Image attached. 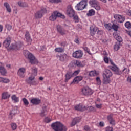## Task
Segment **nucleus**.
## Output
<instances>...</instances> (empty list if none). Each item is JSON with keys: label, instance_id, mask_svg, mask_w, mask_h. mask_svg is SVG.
<instances>
[{"label": "nucleus", "instance_id": "15", "mask_svg": "<svg viewBox=\"0 0 131 131\" xmlns=\"http://www.w3.org/2000/svg\"><path fill=\"white\" fill-rule=\"evenodd\" d=\"M113 66L111 67V69L114 71L115 74H117L118 75H120L121 74V72L119 70V69L114 64L112 63Z\"/></svg>", "mask_w": 131, "mask_h": 131}, {"label": "nucleus", "instance_id": "43", "mask_svg": "<svg viewBox=\"0 0 131 131\" xmlns=\"http://www.w3.org/2000/svg\"><path fill=\"white\" fill-rule=\"evenodd\" d=\"M9 82H10V79L7 78H3L2 83H9Z\"/></svg>", "mask_w": 131, "mask_h": 131}, {"label": "nucleus", "instance_id": "6", "mask_svg": "<svg viewBox=\"0 0 131 131\" xmlns=\"http://www.w3.org/2000/svg\"><path fill=\"white\" fill-rule=\"evenodd\" d=\"M26 53L28 54V59L29 60L31 64H37L38 63V61L32 54L29 53L28 51H26Z\"/></svg>", "mask_w": 131, "mask_h": 131}, {"label": "nucleus", "instance_id": "21", "mask_svg": "<svg viewBox=\"0 0 131 131\" xmlns=\"http://www.w3.org/2000/svg\"><path fill=\"white\" fill-rule=\"evenodd\" d=\"M113 75L112 72L110 70L106 69L103 74V77H107L110 78Z\"/></svg>", "mask_w": 131, "mask_h": 131}, {"label": "nucleus", "instance_id": "35", "mask_svg": "<svg viewBox=\"0 0 131 131\" xmlns=\"http://www.w3.org/2000/svg\"><path fill=\"white\" fill-rule=\"evenodd\" d=\"M55 52H56V53H63L64 52V48H61V47H58L55 49L54 50Z\"/></svg>", "mask_w": 131, "mask_h": 131}, {"label": "nucleus", "instance_id": "11", "mask_svg": "<svg viewBox=\"0 0 131 131\" xmlns=\"http://www.w3.org/2000/svg\"><path fill=\"white\" fill-rule=\"evenodd\" d=\"M90 34L92 36H94L98 31H100V30H99V28L94 25L90 26Z\"/></svg>", "mask_w": 131, "mask_h": 131}, {"label": "nucleus", "instance_id": "2", "mask_svg": "<svg viewBox=\"0 0 131 131\" xmlns=\"http://www.w3.org/2000/svg\"><path fill=\"white\" fill-rule=\"evenodd\" d=\"M79 72H80V70L75 71L74 72H72V71H68L65 75V82H68L70 79H71L73 76L77 75Z\"/></svg>", "mask_w": 131, "mask_h": 131}, {"label": "nucleus", "instance_id": "22", "mask_svg": "<svg viewBox=\"0 0 131 131\" xmlns=\"http://www.w3.org/2000/svg\"><path fill=\"white\" fill-rule=\"evenodd\" d=\"M11 43V37H8L3 42V46L5 48H9Z\"/></svg>", "mask_w": 131, "mask_h": 131}, {"label": "nucleus", "instance_id": "24", "mask_svg": "<svg viewBox=\"0 0 131 131\" xmlns=\"http://www.w3.org/2000/svg\"><path fill=\"white\" fill-rule=\"evenodd\" d=\"M31 103L33 105H39L41 103V100L39 98H33L31 100Z\"/></svg>", "mask_w": 131, "mask_h": 131}, {"label": "nucleus", "instance_id": "53", "mask_svg": "<svg viewBox=\"0 0 131 131\" xmlns=\"http://www.w3.org/2000/svg\"><path fill=\"white\" fill-rule=\"evenodd\" d=\"M45 121L46 122V123H49V122H51V121H52V119L47 117L45 118Z\"/></svg>", "mask_w": 131, "mask_h": 131}, {"label": "nucleus", "instance_id": "61", "mask_svg": "<svg viewBox=\"0 0 131 131\" xmlns=\"http://www.w3.org/2000/svg\"><path fill=\"white\" fill-rule=\"evenodd\" d=\"M127 82H129V83H131V76H128L127 77Z\"/></svg>", "mask_w": 131, "mask_h": 131}, {"label": "nucleus", "instance_id": "60", "mask_svg": "<svg viewBox=\"0 0 131 131\" xmlns=\"http://www.w3.org/2000/svg\"><path fill=\"white\" fill-rule=\"evenodd\" d=\"M83 49L84 50V51L87 52V53H90V49L88 47H85L83 48Z\"/></svg>", "mask_w": 131, "mask_h": 131}, {"label": "nucleus", "instance_id": "7", "mask_svg": "<svg viewBox=\"0 0 131 131\" xmlns=\"http://www.w3.org/2000/svg\"><path fill=\"white\" fill-rule=\"evenodd\" d=\"M90 5L93 8H95V10L97 11H100L101 10V7L99 5V2L97 0H91L89 2Z\"/></svg>", "mask_w": 131, "mask_h": 131}, {"label": "nucleus", "instance_id": "19", "mask_svg": "<svg viewBox=\"0 0 131 131\" xmlns=\"http://www.w3.org/2000/svg\"><path fill=\"white\" fill-rule=\"evenodd\" d=\"M107 120L112 125H115V120L113 119V115H108L107 117Z\"/></svg>", "mask_w": 131, "mask_h": 131}, {"label": "nucleus", "instance_id": "18", "mask_svg": "<svg viewBox=\"0 0 131 131\" xmlns=\"http://www.w3.org/2000/svg\"><path fill=\"white\" fill-rule=\"evenodd\" d=\"M0 73L2 75H6L7 74V70L5 69V64L0 62Z\"/></svg>", "mask_w": 131, "mask_h": 131}, {"label": "nucleus", "instance_id": "51", "mask_svg": "<svg viewBox=\"0 0 131 131\" xmlns=\"http://www.w3.org/2000/svg\"><path fill=\"white\" fill-rule=\"evenodd\" d=\"M5 27L7 29V30H8V31H10V30H11V29H12V26L10 25H5Z\"/></svg>", "mask_w": 131, "mask_h": 131}, {"label": "nucleus", "instance_id": "28", "mask_svg": "<svg viewBox=\"0 0 131 131\" xmlns=\"http://www.w3.org/2000/svg\"><path fill=\"white\" fill-rule=\"evenodd\" d=\"M120 46H121L120 42H116L115 45L114 46V50L115 51V52H117V51H118L119 49H120Z\"/></svg>", "mask_w": 131, "mask_h": 131}, {"label": "nucleus", "instance_id": "16", "mask_svg": "<svg viewBox=\"0 0 131 131\" xmlns=\"http://www.w3.org/2000/svg\"><path fill=\"white\" fill-rule=\"evenodd\" d=\"M75 110H77V111H85L86 110V107L82 104H79L78 105H76L74 107Z\"/></svg>", "mask_w": 131, "mask_h": 131}, {"label": "nucleus", "instance_id": "56", "mask_svg": "<svg viewBox=\"0 0 131 131\" xmlns=\"http://www.w3.org/2000/svg\"><path fill=\"white\" fill-rule=\"evenodd\" d=\"M96 108H97V109H101L102 108V104H96L95 105Z\"/></svg>", "mask_w": 131, "mask_h": 131}, {"label": "nucleus", "instance_id": "50", "mask_svg": "<svg viewBox=\"0 0 131 131\" xmlns=\"http://www.w3.org/2000/svg\"><path fill=\"white\" fill-rule=\"evenodd\" d=\"M34 76H33V75H32L31 76L29 77L28 80H27V82L28 83L29 81H32V80H34V78H35Z\"/></svg>", "mask_w": 131, "mask_h": 131}, {"label": "nucleus", "instance_id": "23", "mask_svg": "<svg viewBox=\"0 0 131 131\" xmlns=\"http://www.w3.org/2000/svg\"><path fill=\"white\" fill-rule=\"evenodd\" d=\"M23 45V44L21 43V42H18V43L15 44H12L11 47V49H12V50H19V49H20V48H21V47H22Z\"/></svg>", "mask_w": 131, "mask_h": 131}, {"label": "nucleus", "instance_id": "38", "mask_svg": "<svg viewBox=\"0 0 131 131\" xmlns=\"http://www.w3.org/2000/svg\"><path fill=\"white\" fill-rule=\"evenodd\" d=\"M16 115V113L14 112V111H12L9 115V118L10 119H13V117Z\"/></svg>", "mask_w": 131, "mask_h": 131}, {"label": "nucleus", "instance_id": "17", "mask_svg": "<svg viewBox=\"0 0 131 131\" xmlns=\"http://www.w3.org/2000/svg\"><path fill=\"white\" fill-rule=\"evenodd\" d=\"M57 58H59L61 62H65L68 60V56L66 54L57 55Z\"/></svg>", "mask_w": 131, "mask_h": 131}, {"label": "nucleus", "instance_id": "25", "mask_svg": "<svg viewBox=\"0 0 131 131\" xmlns=\"http://www.w3.org/2000/svg\"><path fill=\"white\" fill-rule=\"evenodd\" d=\"M75 65L78 67H84V66H85V63L84 62H80L76 60L75 62Z\"/></svg>", "mask_w": 131, "mask_h": 131}, {"label": "nucleus", "instance_id": "41", "mask_svg": "<svg viewBox=\"0 0 131 131\" xmlns=\"http://www.w3.org/2000/svg\"><path fill=\"white\" fill-rule=\"evenodd\" d=\"M73 17V20L74 22L75 23H78L79 22V18H78V16L77 15H74Z\"/></svg>", "mask_w": 131, "mask_h": 131}, {"label": "nucleus", "instance_id": "42", "mask_svg": "<svg viewBox=\"0 0 131 131\" xmlns=\"http://www.w3.org/2000/svg\"><path fill=\"white\" fill-rule=\"evenodd\" d=\"M95 75H97V72L95 71H91L89 73V76H95Z\"/></svg>", "mask_w": 131, "mask_h": 131}, {"label": "nucleus", "instance_id": "52", "mask_svg": "<svg viewBox=\"0 0 131 131\" xmlns=\"http://www.w3.org/2000/svg\"><path fill=\"white\" fill-rule=\"evenodd\" d=\"M103 59L105 63H106V64H108V63H109V58H108L107 56H104L103 57Z\"/></svg>", "mask_w": 131, "mask_h": 131}, {"label": "nucleus", "instance_id": "64", "mask_svg": "<svg viewBox=\"0 0 131 131\" xmlns=\"http://www.w3.org/2000/svg\"><path fill=\"white\" fill-rule=\"evenodd\" d=\"M127 15L131 16V10H128L127 12Z\"/></svg>", "mask_w": 131, "mask_h": 131}, {"label": "nucleus", "instance_id": "34", "mask_svg": "<svg viewBox=\"0 0 131 131\" xmlns=\"http://www.w3.org/2000/svg\"><path fill=\"white\" fill-rule=\"evenodd\" d=\"M18 5L19 7H21L22 8H25L26 7H28V5H27V3L25 2H22L21 1L18 2Z\"/></svg>", "mask_w": 131, "mask_h": 131}, {"label": "nucleus", "instance_id": "3", "mask_svg": "<svg viewBox=\"0 0 131 131\" xmlns=\"http://www.w3.org/2000/svg\"><path fill=\"white\" fill-rule=\"evenodd\" d=\"M94 91L89 87H83L80 90V94L82 96H91L93 95Z\"/></svg>", "mask_w": 131, "mask_h": 131}, {"label": "nucleus", "instance_id": "46", "mask_svg": "<svg viewBox=\"0 0 131 131\" xmlns=\"http://www.w3.org/2000/svg\"><path fill=\"white\" fill-rule=\"evenodd\" d=\"M11 127H12V129H13V130H15L17 129V124H16V123H12L11 124Z\"/></svg>", "mask_w": 131, "mask_h": 131}, {"label": "nucleus", "instance_id": "44", "mask_svg": "<svg viewBox=\"0 0 131 131\" xmlns=\"http://www.w3.org/2000/svg\"><path fill=\"white\" fill-rule=\"evenodd\" d=\"M112 29H113L115 31H117L118 30V26L113 24L112 26Z\"/></svg>", "mask_w": 131, "mask_h": 131}, {"label": "nucleus", "instance_id": "55", "mask_svg": "<svg viewBox=\"0 0 131 131\" xmlns=\"http://www.w3.org/2000/svg\"><path fill=\"white\" fill-rule=\"evenodd\" d=\"M96 81L97 82V84H99V85L101 84V79H100V77H97L96 78Z\"/></svg>", "mask_w": 131, "mask_h": 131}, {"label": "nucleus", "instance_id": "48", "mask_svg": "<svg viewBox=\"0 0 131 131\" xmlns=\"http://www.w3.org/2000/svg\"><path fill=\"white\" fill-rule=\"evenodd\" d=\"M116 39L117 40V42H120V43L122 41V38L120 36H117Z\"/></svg>", "mask_w": 131, "mask_h": 131}, {"label": "nucleus", "instance_id": "30", "mask_svg": "<svg viewBox=\"0 0 131 131\" xmlns=\"http://www.w3.org/2000/svg\"><path fill=\"white\" fill-rule=\"evenodd\" d=\"M4 7L6 8L7 12L8 13H11L12 12V9L11 8V6H10V4L8 3H4Z\"/></svg>", "mask_w": 131, "mask_h": 131}, {"label": "nucleus", "instance_id": "59", "mask_svg": "<svg viewBox=\"0 0 131 131\" xmlns=\"http://www.w3.org/2000/svg\"><path fill=\"white\" fill-rule=\"evenodd\" d=\"M104 125H105V124L104 123V122H100L99 126H101V127H104Z\"/></svg>", "mask_w": 131, "mask_h": 131}, {"label": "nucleus", "instance_id": "10", "mask_svg": "<svg viewBox=\"0 0 131 131\" xmlns=\"http://www.w3.org/2000/svg\"><path fill=\"white\" fill-rule=\"evenodd\" d=\"M72 56L76 59H80L83 56V53L81 50H77L73 53Z\"/></svg>", "mask_w": 131, "mask_h": 131}, {"label": "nucleus", "instance_id": "37", "mask_svg": "<svg viewBox=\"0 0 131 131\" xmlns=\"http://www.w3.org/2000/svg\"><path fill=\"white\" fill-rule=\"evenodd\" d=\"M86 15L89 16H94L95 15V10L93 9L90 10Z\"/></svg>", "mask_w": 131, "mask_h": 131}, {"label": "nucleus", "instance_id": "8", "mask_svg": "<svg viewBox=\"0 0 131 131\" xmlns=\"http://www.w3.org/2000/svg\"><path fill=\"white\" fill-rule=\"evenodd\" d=\"M67 15L71 18H72V17H74V15H75V11H74L71 5H69L67 7Z\"/></svg>", "mask_w": 131, "mask_h": 131}, {"label": "nucleus", "instance_id": "39", "mask_svg": "<svg viewBox=\"0 0 131 131\" xmlns=\"http://www.w3.org/2000/svg\"><path fill=\"white\" fill-rule=\"evenodd\" d=\"M104 27L107 30H111L112 29V24H106L104 25Z\"/></svg>", "mask_w": 131, "mask_h": 131}, {"label": "nucleus", "instance_id": "58", "mask_svg": "<svg viewBox=\"0 0 131 131\" xmlns=\"http://www.w3.org/2000/svg\"><path fill=\"white\" fill-rule=\"evenodd\" d=\"M84 130H86V131L91 130V129H90V127H89V126H85L84 127Z\"/></svg>", "mask_w": 131, "mask_h": 131}, {"label": "nucleus", "instance_id": "14", "mask_svg": "<svg viewBox=\"0 0 131 131\" xmlns=\"http://www.w3.org/2000/svg\"><path fill=\"white\" fill-rule=\"evenodd\" d=\"M57 32L59 33V34H61V35H65L67 34V33H68V31L63 30L62 27L60 26V25L57 26Z\"/></svg>", "mask_w": 131, "mask_h": 131}, {"label": "nucleus", "instance_id": "45", "mask_svg": "<svg viewBox=\"0 0 131 131\" xmlns=\"http://www.w3.org/2000/svg\"><path fill=\"white\" fill-rule=\"evenodd\" d=\"M23 101L24 105H25L26 106H28V105H29V102H28V100H27L26 98H23Z\"/></svg>", "mask_w": 131, "mask_h": 131}, {"label": "nucleus", "instance_id": "12", "mask_svg": "<svg viewBox=\"0 0 131 131\" xmlns=\"http://www.w3.org/2000/svg\"><path fill=\"white\" fill-rule=\"evenodd\" d=\"M26 73V69L25 68H20L19 69L17 74L19 77L24 78L25 77V73Z\"/></svg>", "mask_w": 131, "mask_h": 131}, {"label": "nucleus", "instance_id": "9", "mask_svg": "<svg viewBox=\"0 0 131 131\" xmlns=\"http://www.w3.org/2000/svg\"><path fill=\"white\" fill-rule=\"evenodd\" d=\"M45 13H47V9L43 8L35 14V18H36V19H40V18H42V16H43Z\"/></svg>", "mask_w": 131, "mask_h": 131}, {"label": "nucleus", "instance_id": "62", "mask_svg": "<svg viewBox=\"0 0 131 131\" xmlns=\"http://www.w3.org/2000/svg\"><path fill=\"white\" fill-rule=\"evenodd\" d=\"M67 45L66 42H62L61 43V47H66V46Z\"/></svg>", "mask_w": 131, "mask_h": 131}, {"label": "nucleus", "instance_id": "40", "mask_svg": "<svg viewBox=\"0 0 131 131\" xmlns=\"http://www.w3.org/2000/svg\"><path fill=\"white\" fill-rule=\"evenodd\" d=\"M28 83L30 84V85H37V84H38V82L36 81H29Z\"/></svg>", "mask_w": 131, "mask_h": 131}, {"label": "nucleus", "instance_id": "63", "mask_svg": "<svg viewBox=\"0 0 131 131\" xmlns=\"http://www.w3.org/2000/svg\"><path fill=\"white\" fill-rule=\"evenodd\" d=\"M74 42H76V43H79V40H78V38H76L74 40Z\"/></svg>", "mask_w": 131, "mask_h": 131}, {"label": "nucleus", "instance_id": "33", "mask_svg": "<svg viewBox=\"0 0 131 131\" xmlns=\"http://www.w3.org/2000/svg\"><path fill=\"white\" fill-rule=\"evenodd\" d=\"M110 81H111V80H110V78H107L106 77H103V84H108L110 83Z\"/></svg>", "mask_w": 131, "mask_h": 131}, {"label": "nucleus", "instance_id": "31", "mask_svg": "<svg viewBox=\"0 0 131 131\" xmlns=\"http://www.w3.org/2000/svg\"><path fill=\"white\" fill-rule=\"evenodd\" d=\"M25 37L28 42H31V41H32V40H31V37H30V34H29V32H26Z\"/></svg>", "mask_w": 131, "mask_h": 131}, {"label": "nucleus", "instance_id": "5", "mask_svg": "<svg viewBox=\"0 0 131 131\" xmlns=\"http://www.w3.org/2000/svg\"><path fill=\"white\" fill-rule=\"evenodd\" d=\"M58 17H59L62 19H65L66 18L65 15H62L60 12L58 11H54V12H53L51 16H50L49 20H50V21H55Z\"/></svg>", "mask_w": 131, "mask_h": 131}, {"label": "nucleus", "instance_id": "4", "mask_svg": "<svg viewBox=\"0 0 131 131\" xmlns=\"http://www.w3.org/2000/svg\"><path fill=\"white\" fill-rule=\"evenodd\" d=\"M88 6V0H82L77 4L75 6L76 10L81 11L84 10Z\"/></svg>", "mask_w": 131, "mask_h": 131}, {"label": "nucleus", "instance_id": "29", "mask_svg": "<svg viewBox=\"0 0 131 131\" xmlns=\"http://www.w3.org/2000/svg\"><path fill=\"white\" fill-rule=\"evenodd\" d=\"M81 120V119L79 117H77L74 118L72 122V125L73 126L74 125H75L76 123H78V122H80Z\"/></svg>", "mask_w": 131, "mask_h": 131}, {"label": "nucleus", "instance_id": "20", "mask_svg": "<svg viewBox=\"0 0 131 131\" xmlns=\"http://www.w3.org/2000/svg\"><path fill=\"white\" fill-rule=\"evenodd\" d=\"M82 76H77L76 77L73 81L71 83V84H77L79 82V81H81L82 80Z\"/></svg>", "mask_w": 131, "mask_h": 131}, {"label": "nucleus", "instance_id": "54", "mask_svg": "<svg viewBox=\"0 0 131 131\" xmlns=\"http://www.w3.org/2000/svg\"><path fill=\"white\" fill-rule=\"evenodd\" d=\"M46 108H47V106H44L43 107V111L40 113L41 116H45V112H46L45 109H46Z\"/></svg>", "mask_w": 131, "mask_h": 131}, {"label": "nucleus", "instance_id": "36", "mask_svg": "<svg viewBox=\"0 0 131 131\" xmlns=\"http://www.w3.org/2000/svg\"><path fill=\"white\" fill-rule=\"evenodd\" d=\"M86 110H88L90 112H96V110L93 106H89L86 107Z\"/></svg>", "mask_w": 131, "mask_h": 131}, {"label": "nucleus", "instance_id": "13", "mask_svg": "<svg viewBox=\"0 0 131 131\" xmlns=\"http://www.w3.org/2000/svg\"><path fill=\"white\" fill-rule=\"evenodd\" d=\"M114 18L118 23H123L124 20H125L123 16L119 14H115L114 15Z\"/></svg>", "mask_w": 131, "mask_h": 131}, {"label": "nucleus", "instance_id": "27", "mask_svg": "<svg viewBox=\"0 0 131 131\" xmlns=\"http://www.w3.org/2000/svg\"><path fill=\"white\" fill-rule=\"evenodd\" d=\"M11 100H12L14 103H19V97H17L15 94L12 95Z\"/></svg>", "mask_w": 131, "mask_h": 131}, {"label": "nucleus", "instance_id": "57", "mask_svg": "<svg viewBox=\"0 0 131 131\" xmlns=\"http://www.w3.org/2000/svg\"><path fill=\"white\" fill-rule=\"evenodd\" d=\"M105 131H113V128L112 127H107L106 128Z\"/></svg>", "mask_w": 131, "mask_h": 131}, {"label": "nucleus", "instance_id": "49", "mask_svg": "<svg viewBox=\"0 0 131 131\" xmlns=\"http://www.w3.org/2000/svg\"><path fill=\"white\" fill-rule=\"evenodd\" d=\"M125 26L126 28H131V23L129 21H127L125 24Z\"/></svg>", "mask_w": 131, "mask_h": 131}, {"label": "nucleus", "instance_id": "32", "mask_svg": "<svg viewBox=\"0 0 131 131\" xmlns=\"http://www.w3.org/2000/svg\"><path fill=\"white\" fill-rule=\"evenodd\" d=\"M32 75L33 76H36L37 75V68L35 67L32 68Z\"/></svg>", "mask_w": 131, "mask_h": 131}, {"label": "nucleus", "instance_id": "26", "mask_svg": "<svg viewBox=\"0 0 131 131\" xmlns=\"http://www.w3.org/2000/svg\"><path fill=\"white\" fill-rule=\"evenodd\" d=\"M11 97V95L9 94L8 92H3L2 93V99L4 100H7V99H9Z\"/></svg>", "mask_w": 131, "mask_h": 131}, {"label": "nucleus", "instance_id": "47", "mask_svg": "<svg viewBox=\"0 0 131 131\" xmlns=\"http://www.w3.org/2000/svg\"><path fill=\"white\" fill-rule=\"evenodd\" d=\"M50 3L52 4H58V3H61V0H49Z\"/></svg>", "mask_w": 131, "mask_h": 131}, {"label": "nucleus", "instance_id": "1", "mask_svg": "<svg viewBox=\"0 0 131 131\" xmlns=\"http://www.w3.org/2000/svg\"><path fill=\"white\" fill-rule=\"evenodd\" d=\"M51 126L55 131H66L67 128L60 122L52 123Z\"/></svg>", "mask_w": 131, "mask_h": 131}]
</instances>
